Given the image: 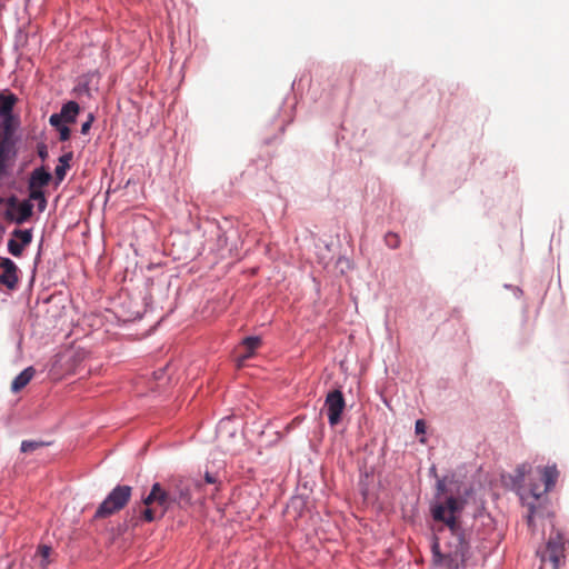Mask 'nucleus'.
Returning <instances> with one entry per match:
<instances>
[{
  "label": "nucleus",
  "instance_id": "1",
  "mask_svg": "<svg viewBox=\"0 0 569 569\" xmlns=\"http://www.w3.org/2000/svg\"><path fill=\"white\" fill-rule=\"evenodd\" d=\"M463 509V502L455 496L446 497L445 501H435L430 505V513L435 521L447 526L449 536L446 539V551L442 552L437 536L431 543L432 562L447 569L465 567L470 556V539L467 530L458 521Z\"/></svg>",
  "mask_w": 569,
  "mask_h": 569
},
{
  "label": "nucleus",
  "instance_id": "2",
  "mask_svg": "<svg viewBox=\"0 0 569 569\" xmlns=\"http://www.w3.org/2000/svg\"><path fill=\"white\" fill-rule=\"evenodd\" d=\"M132 495V488L128 485H117L97 508L93 518H107L122 508L129 502Z\"/></svg>",
  "mask_w": 569,
  "mask_h": 569
},
{
  "label": "nucleus",
  "instance_id": "3",
  "mask_svg": "<svg viewBox=\"0 0 569 569\" xmlns=\"http://www.w3.org/2000/svg\"><path fill=\"white\" fill-rule=\"evenodd\" d=\"M345 408L346 400L341 390L336 389L327 393L325 409L328 416V422L331 427L337 426L341 421Z\"/></svg>",
  "mask_w": 569,
  "mask_h": 569
},
{
  "label": "nucleus",
  "instance_id": "4",
  "mask_svg": "<svg viewBox=\"0 0 569 569\" xmlns=\"http://www.w3.org/2000/svg\"><path fill=\"white\" fill-rule=\"evenodd\" d=\"M538 472L543 481V489H541L540 485L531 483L528 490V496H530L533 500L538 501L546 492L550 491L557 481L558 470L556 465L547 466L543 468H538Z\"/></svg>",
  "mask_w": 569,
  "mask_h": 569
},
{
  "label": "nucleus",
  "instance_id": "5",
  "mask_svg": "<svg viewBox=\"0 0 569 569\" xmlns=\"http://www.w3.org/2000/svg\"><path fill=\"white\" fill-rule=\"evenodd\" d=\"M0 268L3 270L0 274V283L9 290H14L19 282L18 266L10 258L0 257Z\"/></svg>",
  "mask_w": 569,
  "mask_h": 569
},
{
  "label": "nucleus",
  "instance_id": "6",
  "mask_svg": "<svg viewBox=\"0 0 569 569\" xmlns=\"http://www.w3.org/2000/svg\"><path fill=\"white\" fill-rule=\"evenodd\" d=\"M33 208L34 206L32 202H30V200L23 199L19 204H17L14 210L7 209L4 217L10 222L22 224L32 217Z\"/></svg>",
  "mask_w": 569,
  "mask_h": 569
},
{
  "label": "nucleus",
  "instance_id": "7",
  "mask_svg": "<svg viewBox=\"0 0 569 569\" xmlns=\"http://www.w3.org/2000/svg\"><path fill=\"white\" fill-rule=\"evenodd\" d=\"M52 180L51 172L44 167L40 166L34 168L28 179V193L32 191H43Z\"/></svg>",
  "mask_w": 569,
  "mask_h": 569
},
{
  "label": "nucleus",
  "instance_id": "8",
  "mask_svg": "<svg viewBox=\"0 0 569 569\" xmlns=\"http://www.w3.org/2000/svg\"><path fill=\"white\" fill-rule=\"evenodd\" d=\"M80 107L78 102L71 100L62 104L59 113H52L49 118V123L51 126L60 124V120L64 122H76L77 116L79 114Z\"/></svg>",
  "mask_w": 569,
  "mask_h": 569
},
{
  "label": "nucleus",
  "instance_id": "9",
  "mask_svg": "<svg viewBox=\"0 0 569 569\" xmlns=\"http://www.w3.org/2000/svg\"><path fill=\"white\" fill-rule=\"evenodd\" d=\"M0 119L1 129L3 132V139L0 142V146L14 148V141H12V136L19 126V120L14 114L0 117Z\"/></svg>",
  "mask_w": 569,
  "mask_h": 569
},
{
  "label": "nucleus",
  "instance_id": "10",
  "mask_svg": "<svg viewBox=\"0 0 569 569\" xmlns=\"http://www.w3.org/2000/svg\"><path fill=\"white\" fill-rule=\"evenodd\" d=\"M547 552L549 560L555 565V568H557L560 559L563 557V538L560 533H557L556 537H551L548 540Z\"/></svg>",
  "mask_w": 569,
  "mask_h": 569
},
{
  "label": "nucleus",
  "instance_id": "11",
  "mask_svg": "<svg viewBox=\"0 0 569 569\" xmlns=\"http://www.w3.org/2000/svg\"><path fill=\"white\" fill-rule=\"evenodd\" d=\"M173 505L181 508L188 507L192 502L191 487L188 483L180 482L171 492Z\"/></svg>",
  "mask_w": 569,
  "mask_h": 569
},
{
  "label": "nucleus",
  "instance_id": "12",
  "mask_svg": "<svg viewBox=\"0 0 569 569\" xmlns=\"http://www.w3.org/2000/svg\"><path fill=\"white\" fill-rule=\"evenodd\" d=\"M133 516L131 518V522L133 526L139 525V521L152 522L157 519L156 511L150 507H142L139 505L138 507L132 508Z\"/></svg>",
  "mask_w": 569,
  "mask_h": 569
},
{
  "label": "nucleus",
  "instance_id": "13",
  "mask_svg": "<svg viewBox=\"0 0 569 569\" xmlns=\"http://www.w3.org/2000/svg\"><path fill=\"white\" fill-rule=\"evenodd\" d=\"M72 152H67L59 157V163L54 169V178L57 186L63 181L67 174V170L70 167V161L72 160Z\"/></svg>",
  "mask_w": 569,
  "mask_h": 569
},
{
  "label": "nucleus",
  "instance_id": "14",
  "mask_svg": "<svg viewBox=\"0 0 569 569\" xmlns=\"http://www.w3.org/2000/svg\"><path fill=\"white\" fill-rule=\"evenodd\" d=\"M34 375V370L32 367H28L23 369L12 381L11 390L19 391L23 387H26Z\"/></svg>",
  "mask_w": 569,
  "mask_h": 569
},
{
  "label": "nucleus",
  "instance_id": "15",
  "mask_svg": "<svg viewBox=\"0 0 569 569\" xmlns=\"http://www.w3.org/2000/svg\"><path fill=\"white\" fill-rule=\"evenodd\" d=\"M17 157L16 148L0 146V179L8 173V160Z\"/></svg>",
  "mask_w": 569,
  "mask_h": 569
},
{
  "label": "nucleus",
  "instance_id": "16",
  "mask_svg": "<svg viewBox=\"0 0 569 569\" xmlns=\"http://www.w3.org/2000/svg\"><path fill=\"white\" fill-rule=\"evenodd\" d=\"M156 502L162 508L160 515H159V518L163 517L164 513L167 512V510L169 508H171V506L173 505L172 502V495L171 492H168L166 491L161 486H160V490L157 492L156 495Z\"/></svg>",
  "mask_w": 569,
  "mask_h": 569
},
{
  "label": "nucleus",
  "instance_id": "17",
  "mask_svg": "<svg viewBox=\"0 0 569 569\" xmlns=\"http://www.w3.org/2000/svg\"><path fill=\"white\" fill-rule=\"evenodd\" d=\"M17 98L13 93L0 94V117L13 114Z\"/></svg>",
  "mask_w": 569,
  "mask_h": 569
},
{
  "label": "nucleus",
  "instance_id": "18",
  "mask_svg": "<svg viewBox=\"0 0 569 569\" xmlns=\"http://www.w3.org/2000/svg\"><path fill=\"white\" fill-rule=\"evenodd\" d=\"M530 470L531 466L529 463L519 465L515 470V475L511 476L513 487L521 488L526 480V476L527 473H529Z\"/></svg>",
  "mask_w": 569,
  "mask_h": 569
},
{
  "label": "nucleus",
  "instance_id": "19",
  "mask_svg": "<svg viewBox=\"0 0 569 569\" xmlns=\"http://www.w3.org/2000/svg\"><path fill=\"white\" fill-rule=\"evenodd\" d=\"M28 200L30 202L36 201L39 212H43L47 208L48 201L46 197V192L43 191H32L28 193Z\"/></svg>",
  "mask_w": 569,
  "mask_h": 569
},
{
  "label": "nucleus",
  "instance_id": "20",
  "mask_svg": "<svg viewBox=\"0 0 569 569\" xmlns=\"http://www.w3.org/2000/svg\"><path fill=\"white\" fill-rule=\"evenodd\" d=\"M243 346L247 348V353L243 356V359H247L252 356L254 350L261 343V339L258 336H249L242 340Z\"/></svg>",
  "mask_w": 569,
  "mask_h": 569
},
{
  "label": "nucleus",
  "instance_id": "21",
  "mask_svg": "<svg viewBox=\"0 0 569 569\" xmlns=\"http://www.w3.org/2000/svg\"><path fill=\"white\" fill-rule=\"evenodd\" d=\"M12 236L20 239L22 246L27 247L32 242L33 230L30 229H14Z\"/></svg>",
  "mask_w": 569,
  "mask_h": 569
},
{
  "label": "nucleus",
  "instance_id": "22",
  "mask_svg": "<svg viewBox=\"0 0 569 569\" xmlns=\"http://www.w3.org/2000/svg\"><path fill=\"white\" fill-rule=\"evenodd\" d=\"M48 443L44 441L38 440H23L20 446L21 452H32L41 447L47 446Z\"/></svg>",
  "mask_w": 569,
  "mask_h": 569
},
{
  "label": "nucleus",
  "instance_id": "23",
  "mask_svg": "<svg viewBox=\"0 0 569 569\" xmlns=\"http://www.w3.org/2000/svg\"><path fill=\"white\" fill-rule=\"evenodd\" d=\"M159 490H160V483L154 482L151 487L150 492L146 497L142 498V501H141L142 505H144L146 507H149L150 505L156 502V495Z\"/></svg>",
  "mask_w": 569,
  "mask_h": 569
},
{
  "label": "nucleus",
  "instance_id": "24",
  "mask_svg": "<svg viewBox=\"0 0 569 569\" xmlns=\"http://www.w3.org/2000/svg\"><path fill=\"white\" fill-rule=\"evenodd\" d=\"M23 249H24V246H22V243L20 241H17L14 239H10L8 241V251L13 257H20L23 252Z\"/></svg>",
  "mask_w": 569,
  "mask_h": 569
},
{
  "label": "nucleus",
  "instance_id": "25",
  "mask_svg": "<svg viewBox=\"0 0 569 569\" xmlns=\"http://www.w3.org/2000/svg\"><path fill=\"white\" fill-rule=\"evenodd\" d=\"M66 123L67 122H64L63 120H60V124L58 123L57 126H52L59 131V139L61 141L69 140L71 136L70 128Z\"/></svg>",
  "mask_w": 569,
  "mask_h": 569
},
{
  "label": "nucleus",
  "instance_id": "26",
  "mask_svg": "<svg viewBox=\"0 0 569 569\" xmlns=\"http://www.w3.org/2000/svg\"><path fill=\"white\" fill-rule=\"evenodd\" d=\"M385 241L387 243V246L391 249H396L399 247V243H400V240H399V237L398 234L396 233H392V232H388L385 237Z\"/></svg>",
  "mask_w": 569,
  "mask_h": 569
},
{
  "label": "nucleus",
  "instance_id": "27",
  "mask_svg": "<svg viewBox=\"0 0 569 569\" xmlns=\"http://www.w3.org/2000/svg\"><path fill=\"white\" fill-rule=\"evenodd\" d=\"M94 121V114L90 112L88 114L87 120L81 126V133L87 134L92 126V122Z\"/></svg>",
  "mask_w": 569,
  "mask_h": 569
},
{
  "label": "nucleus",
  "instance_id": "28",
  "mask_svg": "<svg viewBox=\"0 0 569 569\" xmlns=\"http://www.w3.org/2000/svg\"><path fill=\"white\" fill-rule=\"evenodd\" d=\"M528 507H529V513L527 516V522H528L529 526H532L533 525V519L537 516L538 510H537L535 503H528Z\"/></svg>",
  "mask_w": 569,
  "mask_h": 569
},
{
  "label": "nucleus",
  "instance_id": "29",
  "mask_svg": "<svg viewBox=\"0 0 569 569\" xmlns=\"http://www.w3.org/2000/svg\"><path fill=\"white\" fill-rule=\"evenodd\" d=\"M51 552V548L49 546H41L40 547V553L42 556V567H46L48 563V558Z\"/></svg>",
  "mask_w": 569,
  "mask_h": 569
},
{
  "label": "nucleus",
  "instance_id": "30",
  "mask_svg": "<svg viewBox=\"0 0 569 569\" xmlns=\"http://www.w3.org/2000/svg\"><path fill=\"white\" fill-rule=\"evenodd\" d=\"M37 152L41 160H46L48 158V148L43 142L38 143Z\"/></svg>",
  "mask_w": 569,
  "mask_h": 569
},
{
  "label": "nucleus",
  "instance_id": "31",
  "mask_svg": "<svg viewBox=\"0 0 569 569\" xmlns=\"http://www.w3.org/2000/svg\"><path fill=\"white\" fill-rule=\"evenodd\" d=\"M415 431L417 435L425 433L426 432V423L423 420L419 419L415 423Z\"/></svg>",
  "mask_w": 569,
  "mask_h": 569
},
{
  "label": "nucleus",
  "instance_id": "32",
  "mask_svg": "<svg viewBox=\"0 0 569 569\" xmlns=\"http://www.w3.org/2000/svg\"><path fill=\"white\" fill-rule=\"evenodd\" d=\"M19 203H20V201L18 200V198L14 194L10 196L7 199L8 209L14 210L17 208V204H19Z\"/></svg>",
  "mask_w": 569,
  "mask_h": 569
},
{
  "label": "nucleus",
  "instance_id": "33",
  "mask_svg": "<svg viewBox=\"0 0 569 569\" xmlns=\"http://www.w3.org/2000/svg\"><path fill=\"white\" fill-rule=\"evenodd\" d=\"M77 90L80 93H86L88 97H90V88H89V83L88 82L79 84Z\"/></svg>",
  "mask_w": 569,
  "mask_h": 569
},
{
  "label": "nucleus",
  "instance_id": "34",
  "mask_svg": "<svg viewBox=\"0 0 569 569\" xmlns=\"http://www.w3.org/2000/svg\"><path fill=\"white\" fill-rule=\"evenodd\" d=\"M204 479H206V481L208 483H214L216 482V477L213 475H211L210 472H206Z\"/></svg>",
  "mask_w": 569,
  "mask_h": 569
},
{
  "label": "nucleus",
  "instance_id": "35",
  "mask_svg": "<svg viewBox=\"0 0 569 569\" xmlns=\"http://www.w3.org/2000/svg\"><path fill=\"white\" fill-rule=\"evenodd\" d=\"M437 489H438V492H439V493L445 491V489H446V485H445L443 480H438V482H437Z\"/></svg>",
  "mask_w": 569,
  "mask_h": 569
},
{
  "label": "nucleus",
  "instance_id": "36",
  "mask_svg": "<svg viewBox=\"0 0 569 569\" xmlns=\"http://www.w3.org/2000/svg\"><path fill=\"white\" fill-rule=\"evenodd\" d=\"M40 257H41V251L39 250L36 258H34V267H33V273L36 272V269H37V266L40 261ZM34 277V274L32 276V278Z\"/></svg>",
  "mask_w": 569,
  "mask_h": 569
},
{
  "label": "nucleus",
  "instance_id": "37",
  "mask_svg": "<svg viewBox=\"0 0 569 569\" xmlns=\"http://www.w3.org/2000/svg\"><path fill=\"white\" fill-rule=\"evenodd\" d=\"M295 505H302V500L300 498H293L291 500V506H295Z\"/></svg>",
  "mask_w": 569,
  "mask_h": 569
},
{
  "label": "nucleus",
  "instance_id": "38",
  "mask_svg": "<svg viewBox=\"0 0 569 569\" xmlns=\"http://www.w3.org/2000/svg\"><path fill=\"white\" fill-rule=\"evenodd\" d=\"M218 240H219V242H221V241H226V236H224V233L219 234V239H218Z\"/></svg>",
  "mask_w": 569,
  "mask_h": 569
},
{
  "label": "nucleus",
  "instance_id": "39",
  "mask_svg": "<svg viewBox=\"0 0 569 569\" xmlns=\"http://www.w3.org/2000/svg\"><path fill=\"white\" fill-rule=\"evenodd\" d=\"M515 293H517V295H521V293H522V290H521L520 288H518V287H517V288L515 289Z\"/></svg>",
  "mask_w": 569,
  "mask_h": 569
},
{
  "label": "nucleus",
  "instance_id": "40",
  "mask_svg": "<svg viewBox=\"0 0 569 569\" xmlns=\"http://www.w3.org/2000/svg\"><path fill=\"white\" fill-rule=\"evenodd\" d=\"M436 468L431 467V473H435Z\"/></svg>",
  "mask_w": 569,
  "mask_h": 569
},
{
  "label": "nucleus",
  "instance_id": "41",
  "mask_svg": "<svg viewBox=\"0 0 569 569\" xmlns=\"http://www.w3.org/2000/svg\"><path fill=\"white\" fill-rule=\"evenodd\" d=\"M436 468L431 467V473H435Z\"/></svg>",
  "mask_w": 569,
  "mask_h": 569
},
{
  "label": "nucleus",
  "instance_id": "42",
  "mask_svg": "<svg viewBox=\"0 0 569 569\" xmlns=\"http://www.w3.org/2000/svg\"><path fill=\"white\" fill-rule=\"evenodd\" d=\"M3 202V198L0 197V204Z\"/></svg>",
  "mask_w": 569,
  "mask_h": 569
}]
</instances>
